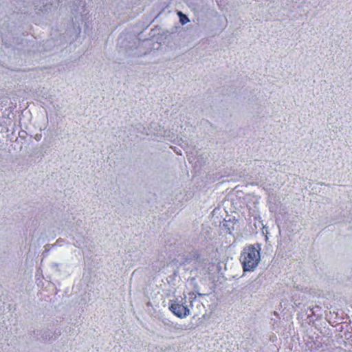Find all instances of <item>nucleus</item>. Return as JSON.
<instances>
[{
    "label": "nucleus",
    "mask_w": 352,
    "mask_h": 352,
    "mask_svg": "<svg viewBox=\"0 0 352 352\" xmlns=\"http://www.w3.org/2000/svg\"><path fill=\"white\" fill-rule=\"evenodd\" d=\"M261 245L256 243L245 247L240 257L243 270L253 271L261 261Z\"/></svg>",
    "instance_id": "f257e3e1"
},
{
    "label": "nucleus",
    "mask_w": 352,
    "mask_h": 352,
    "mask_svg": "<svg viewBox=\"0 0 352 352\" xmlns=\"http://www.w3.org/2000/svg\"><path fill=\"white\" fill-rule=\"evenodd\" d=\"M190 297H189V300H190V302L192 304V299H195L196 298V296L193 294H190Z\"/></svg>",
    "instance_id": "20e7f679"
},
{
    "label": "nucleus",
    "mask_w": 352,
    "mask_h": 352,
    "mask_svg": "<svg viewBox=\"0 0 352 352\" xmlns=\"http://www.w3.org/2000/svg\"><path fill=\"white\" fill-rule=\"evenodd\" d=\"M169 309L179 318H184L190 314V309L183 304L172 303Z\"/></svg>",
    "instance_id": "f03ea898"
},
{
    "label": "nucleus",
    "mask_w": 352,
    "mask_h": 352,
    "mask_svg": "<svg viewBox=\"0 0 352 352\" xmlns=\"http://www.w3.org/2000/svg\"><path fill=\"white\" fill-rule=\"evenodd\" d=\"M40 137H41V135H36V139L37 140H38L40 139Z\"/></svg>",
    "instance_id": "39448f33"
},
{
    "label": "nucleus",
    "mask_w": 352,
    "mask_h": 352,
    "mask_svg": "<svg viewBox=\"0 0 352 352\" xmlns=\"http://www.w3.org/2000/svg\"><path fill=\"white\" fill-rule=\"evenodd\" d=\"M179 16L180 22L182 23V24H185L189 21L188 18L185 14H184L182 12H179Z\"/></svg>",
    "instance_id": "7ed1b4c3"
}]
</instances>
